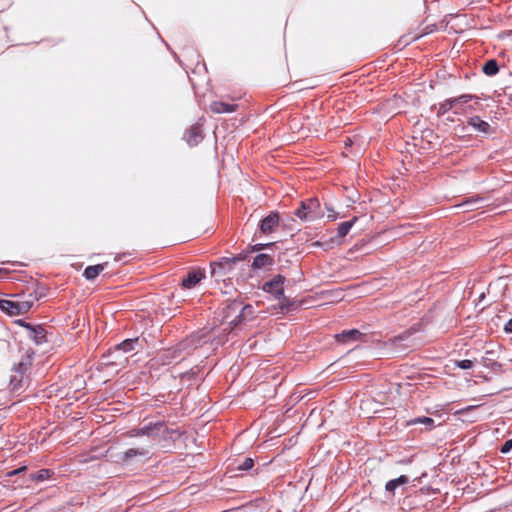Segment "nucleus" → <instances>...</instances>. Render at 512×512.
<instances>
[{"mask_svg": "<svg viewBox=\"0 0 512 512\" xmlns=\"http://www.w3.org/2000/svg\"><path fill=\"white\" fill-rule=\"evenodd\" d=\"M296 216L303 221H315L324 217V211L321 208L317 198H309L301 202L300 207L295 212Z\"/></svg>", "mask_w": 512, "mask_h": 512, "instance_id": "f257e3e1", "label": "nucleus"}, {"mask_svg": "<svg viewBox=\"0 0 512 512\" xmlns=\"http://www.w3.org/2000/svg\"><path fill=\"white\" fill-rule=\"evenodd\" d=\"M33 306V301H12L0 300V309L10 316L22 315L27 313Z\"/></svg>", "mask_w": 512, "mask_h": 512, "instance_id": "7ed1b4c3", "label": "nucleus"}, {"mask_svg": "<svg viewBox=\"0 0 512 512\" xmlns=\"http://www.w3.org/2000/svg\"><path fill=\"white\" fill-rule=\"evenodd\" d=\"M328 218L330 220H335L336 219V215H335V212L333 209H329V214H328Z\"/></svg>", "mask_w": 512, "mask_h": 512, "instance_id": "2f4dec72", "label": "nucleus"}, {"mask_svg": "<svg viewBox=\"0 0 512 512\" xmlns=\"http://www.w3.org/2000/svg\"><path fill=\"white\" fill-rule=\"evenodd\" d=\"M193 343V338L187 339L184 342L180 343L178 346H176L173 349H168L163 351L160 354V359L164 365H169L172 363H178L182 359H184V355H182V352L184 350H187L190 346V344Z\"/></svg>", "mask_w": 512, "mask_h": 512, "instance_id": "f03ea898", "label": "nucleus"}, {"mask_svg": "<svg viewBox=\"0 0 512 512\" xmlns=\"http://www.w3.org/2000/svg\"><path fill=\"white\" fill-rule=\"evenodd\" d=\"M482 202H484V199L481 197H471V198L465 200L464 202H462L461 204H459L458 207L465 208V211L478 209L481 207L478 204L482 203Z\"/></svg>", "mask_w": 512, "mask_h": 512, "instance_id": "2eb2a0df", "label": "nucleus"}, {"mask_svg": "<svg viewBox=\"0 0 512 512\" xmlns=\"http://www.w3.org/2000/svg\"><path fill=\"white\" fill-rule=\"evenodd\" d=\"M272 264H273V258L268 254L262 253V254L257 255L254 258L252 267L254 269H261V268H264V267L272 265Z\"/></svg>", "mask_w": 512, "mask_h": 512, "instance_id": "ddd939ff", "label": "nucleus"}, {"mask_svg": "<svg viewBox=\"0 0 512 512\" xmlns=\"http://www.w3.org/2000/svg\"><path fill=\"white\" fill-rule=\"evenodd\" d=\"M104 270V266L101 264L88 266L84 270V276L88 280L95 279L102 271Z\"/></svg>", "mask_w": 512, "mask_h": 512, "instance_id": "f3484780", "label": "nucleus"}, {"mask_svg": "<svg viewBox=\"0 0 512 512\" xmlns=\"http://www.w3.org/2000/svg\"><path fill=\"white\" fill-rule=\"evenodd\" d=\"M284 282V276L276 275L271 280L263 284V290L272 294L275 299L280 300L284 297Z\"/></svg>", "mask_w": 512, "mask_h": 512, "instance_id": "20e7f679", "label": "nucleus"}, {"mask_svg": "<svg viewBox=\"0 0 512 512\" xmlns=\"http://www.w3.org/2000/svg\"><path fill=\"white\" fill-rule=\"evenodd\" d=\"M210 109L214 113H231L237 109V105L225 103L222 101H214L210 105Z\"/></svg>", "mask_w": 512, "mask_h": 512, "instance_id": "1a4fd4ad", "label": "nucleus"}, {"mask_svg": "<svg viewBox=\"0 0 512 512\" xmlns=\"http://www.w3.org/2000/svg\"><path fill=\"white\" fill-rule=\"evenodd\" d=\"M410 425H415V424H424L426 425L429 429H431L434 425V420L430 417H418V418H414L413 420H411L409 422Z\"/></svg>", "mask_w": 512, "mask_h": 512, "instance_id": "412c9836", "label": "nucleus"}, {"mask_svg": "<svg viewBox=\"0 0 512 512\" xmlns=\"http://www.w3.org/2000/svg\"><path fill=\"white\" fill-rule=\"evenodd\" d=\"M279 225V214L271 212L268 216L263 218L260 222V232L262 234H270L275 231Z\"/></svg>", "mask_w": 512, "mask_h": 512, "instance_id": "423d86ee", "label": "nucleus"}, {"mask_svg": "<svg viewBox=\"0 0 512 512\" xmlns=\"http://www.w3.org/2000/svg\"><path fill=\"white\" fill-rule=\"evenodd\" d=\"M271 244H255L253 247H252V250L253 251H260V250H263L265 249L266 247L270 246Z\"/></svg>", "mask_w": 512, "mask_h": 512, "instance_id": "c85d7f7f", "label": "nucleus"}, {"mask_svg": "<svg viewBox=\"0 0 512 512\" xmlns=\"http://www.w3.org/2000/svg\"><path fill=\"white\" fill-rule=\"evenodd\" d=\"M154 429L151 425L142 427L140 429L134 430L132 432V436H140V435H151V431Z\"/></svg>", "mask_w": 512, "mask_h": 512, "instance_id": "b1692460", "label": "nucleus"}, {"mask_svg": "<svg viewBox=\"0 0 512 512\" xmlns=\"http://www.w3.org/2000/svg\"><path fill=\"white\" fill-rule=\"evenodd\" d=\"M474 408H476V406H468L466 408H463V409H460V410L456 411V414H463V413H465L467 411H470V410H472Z\"/></svg>", "mask_w": 512, "mask_h": 512, "instance_id": "7c9ffc66", "label": "nucleus"}, {"mask_svg": "<svg viewBox=\"0 0 512 512\" xmlns=\"http://www.w3.org/2000/svg\"><path fill=\"white\" fill-rule=\"evenodd\" d=\"M137 344H138V338L126 339L122 343L118 344L115 348H116V350H122L123 352H131L135 349V346Z\"/></svg>", "mask_w": 512, "mask_h": 512, "instance_id": "a211bd4d", "label": "nucleus"}, {"mask_svg": "<svg viewBox=\"0 0 512 512\" xmlns=\"http://www.w3.org/2000/svg\"><path fill=\"white\" fill-rule=\"evenodd\" d=\"M361 336H362V334L358 330L351 329V330L343 331L340 334H337L336 339L340 343H348V342L357 341L358 339H360Z\"/></svg>", "mask_w": 512, "mask_h": 512, "instance_id": "9d476101", "label": "nucleus"}, {"mask_svg": "<svg viewBox=\"0 0 512 512\" xmlns=\"http://www.w3.org/2000/svg\"><path fill=\"white\" fill-rule=\"evenodd\" d=\"M202 131L199 126H192L185 134V139L190 146L197 145L202 140Z\"/></svg>", "mask_w": 512, "mask_h": 512, "instance_id": "6e6552de", "label": "nucleus"}, {"mask_svg": "<svg viewBox=\"0 0 512 512\" xmlns=\"http://www.w3.org/2000/svg\"><path fill=\"white\" fill-rule=\"evenodd\" d=\"M456 365H457L460 369L467 370V369L472 368V366H473V362H472L471 360L465 359V360L457 361V362H456Z\"/></svg>", "mask_w": 512, "mask_h": 512, "instance_id": "a878e982", "label": "nucleus"}, {"mask_svg": "<svg viewBox=\"0 0 512 512\" xmlns=\"http://www.w3.org/2000/svg\"><path fill=\"white\" fill-rule=\"evenodd\" d=\"M476 98L474 95L471 94H463L459 97L450 98L445 100L444 102L439 104L437 115L443 116L446 113H448L450 110H453V108L458 105L459 103H468L472 99Z\"/></svg>", "mask_w": 512, "mask_h": 512, "instance_id": "39448f33", "label": "nucleus"}, {"mask_svg": "<svg viewBox=\"0 0 512 512\" xmlns=\"http://www.w3.org/2000/svg\"><path fill=\"white\" fill-rule=\"evenodd\" d=\"M467 103H459L453 108V113L455 115H465L468 111H474L473 106H466Z\"/></svg>", "mask_w": 512, "mask_h": 512, "instance_id": "4be33fe9", "label": "nucleus"}, {"mask_svg": "<svg viewBox=\"0 0 512 512\" xmlns=\"http://www.w3.org/2000/svg\"><path fill=\"white\" fill-rule=\"evenodd\" d=\"M33 338L35 339L36 343H41L45 338V332L44 329L39 327L38 329H33Z\"/></svg>", "mask_w": 512, "mask_h": 512, "instance_id": "5701e85b", "label": "nucleus"}, {"mask_svg": "<svg viewBox=\"0 0 512 512\" xmlns=\"http://www.w3.org/2000/svg\"><path fill=\"white\" fill-rule=\"evenodd\" d=\"M158 426H161V423H158ZM153 427H154V428H156V427H157V425H154Z\"/></svg>", "mask_w": 512, "mask_h": 512, "instance_id": "473e14b6", "label": "nucleus"}, {"mask_svg": "<svg viewBox=\"0 0 512 512\" xmlns=\"http://www.w3.org/2000/svg\"><path fill=\"white\" fill-rule=\"evenodd\" d=\"M148 453H149V451L144 448H130L124 452L121 460L127 461L136 456H147Z\"/></svg>", "mask_w": 512, "mask_h": 512, "instance_id": "dca6fc26", "label": "nucleus"}, {"mask_svg": "<svg viewBox=\"0 0 512 512\" xmlns=\"http://www.w3.org/2000/svg\"><path fill=\"white\" fill-rule=\"evenodd\" d=\"M205 277V273L201 269H194L190 271L186 277L182 279V287L186 289H191L196 286L203 278Z\"/></svg>", "mask_w": 512, "mask_h": 512, "instance_id": "0eeeda50", "label": "nucleus"}, {"mask_svg": "<svg viewBox=\"0 0 512 512\" xmlns=\"http://www.w3.org/2000/svg\"><path fill=\"white\" fill-rule=\"evenodd\" d=\"M499 71L498 64L496 60H489L483 66V72L488 76H493L497 74Z\"/></svg>", "mask_w": 512, "mask_h": 512, "instance_id": "6ab92c4d", "label": "nucleus"}, {"mask_svg": "<svg viewBox=\"0 0 512 512\" xmlns=\"http://www.w3.org/2000/svg\"><path fill=\"white\" fill-rule=\"evenodd\" d=\"M356 220H357V218H354L350 221L341 223L338 227V235L340 237L346 236L349 233L350 229L352 228V226L354 225Z\"/></svg>", "mask_w": 512, "mask_h": 512, "instance_id": "aec40b11", "label": "nucleus"}, {"mask_svg": "<svg viewBox=\"0 0 512 512\" xmlns=\"http://www.w3.org/2000/svg\"><path fill=\"white\" fill-rule=\"evenodd\" d=\"M254 461L251 458H245L244 461L238 466L239 470H249L253 467Z\"/></svg>", "mask_w": 512, "mask_h": 512, "instance_id": "393cba45", "label": "nucleus"}, {"mask_svg": "<svg viewBox=\"0 0 512 512\" xmlns=\"http://www.w3.org/2000/svg\"><path fill=\"white\" fill-rule=\"evenodd\" d=\"M409 482V478L405 475H401L400 477L390 480L386 483L385 489L389 493H394L396 488L405 485Z\"/></svg>", "mask_w": 512, "mask_h": 512, "instance_id": "4468645a", "label": "nucleus"}, {"mask_svg": "<svg viewBox=\"0 0 512 512\" xmlns=\"http://www.w3.org/2000/svg\"><path fill=\"white\" fill-rule=\"evenodd\" d=\"M241 259H242L241 257H234V258L224 257V258H222V260L220 262L214 263V264L211 265V268H212L211 274H212V276L216 277L218 273H220L222 270H224L231 263H234V262H236L238 260H241Z\"/></svg>", "mask_w": 512, "mask_h": 512, "instance_id": "9b49d317", "label": "nucleus"}, {"mask_svg": "<svg viewBox=\"0 0 512 512\" xmlns=\"http://www.w3.org/2000/svg\"><path fill=\"white\" fill-rule=\"evenodd\" d=\"M506 333H512V319H510L504 326Z\"/></svg>", "mask_w": 512, "mask_h": 512, "instance_id": "c756f323", "label": "nucleus"}, {"mask_svg": "<svg viewBox=\"0 0 512 512\" xmlns=\"http://www.w3.org/2000/svg\"><path fill=\"white\" fill-rule=\"evenodd\" d=\"M511 450H512V439L507 440V441L503 444V446L501 447V450H500V451H501L502 453H508V452H510Z\"/></svg>", "mask_w": 512, "mask_h": 512, "instance_id": "cd10ccee", "label": "nucleus"}, {"mask_svg": "<svg viewBox=\"0 0 512 512\" xmlns=\"http://www.w3.org/2000/svg\"><path fill=\"white\" fill-rule=\"evenodd\" d=\"M49 474H50L49 470H46V469L40 470L39 472H37L35 479L39 480V481H43L49 477Z\"/></svg>", "mask_w": 512, "mask_h": 512, "instance_id": "bb28decb", "label": "nucleus"}, {"mask_svg": "<svg viewBox=\"0 0 512 512\" xmlns=\"http://www.w3.org/2000/svg\"><path fill=\"white\" fill-rule=\"evenodd\" d=\"M468 125L472 126L474 129L481 133H489L490 125L486 121L482 120L479 116L471 117L468 120Z\"/></svg>", "mask_w": 512, "mask_h": 512, "instance_id": "f8f14e48", "label": "nucleus"}]
</instances>
